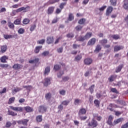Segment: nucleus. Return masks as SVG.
<instances>
[{
	"label": "nucleus",
	"mask_w": 128,
	"mask_h": 128,
	"mask_svg": "<svg viewBox=\"0 0 128 128\" xmlns=\"http://www.w3.org/2000/svg\"><path fill=\"white\" fill-rule=\"evenodd\" d=\"M62 50H64V48L61 47V48H58L57 49V52H58V54H62Z\"/></svg>",
	"instance_id": "13d9d810"
},
{
	"label": "nucleus",
	"mask_w": 128,
	"mask_h": 128,
	"mask_svg": "<svg viewBox=\"0 0 128 128\" xmlns=\"http://www.w3.org/2000/svg\"><path fill=\"white\" fill-rule=\"evenodd\" d=\"M12 68L14 70H20V68H22V66L18 64H14L12 66Z\"/></svg>",
	"instance_id": "dca6fc26"
},
{
	"label": "nucleus",
	"mask_w": 128,
	"mask_h": 128,
	"mask_svg": "<svg viewBox=\"0 0 128 128\" xmlns=\"http://www.w3.org/2000/svg\"><path fill=\"white\" fill-rule=\"evenodd\" d=\"M102 50V46L100 44H97L94 50V52H100Z\"/></svg>",
	"instance_id": "5701e85b"
},
{
	"label": "nucleus",
	"mask_w": 128,
	"mask_h": 128,
	"mask_svg": "<svg viewBox=\"0 0 128 128\" xmlns=\"http://www.w3.org/2000/svg\"><path fill=\"white\" fill-rule=\"evenodd\" d=\"M82 58V54H78L74 58L75 62H80Z\"/></svg>",
	"instance_id": "bb28decb"
},
{
	"label": "nucleus",
	"mask_w": 128,
	"mask_h": 128,
	"mask_svg": "<svg viewBox=\"0 0 128 128\" xmlns=\"http://www.w3.org/2000/svg\"><path fill=\"white\" fill-rule=\"evenodd\" d=\"M48 110V108L42 105L39 106V112H46Z\"/></svg>",
	"instance_id": "1a4fd4ad"
},
{
	"label": "nucleus",
	"mask_w": 128,
	"mask_h": 128,
	"mask_svg": "<svg viewBox=\"0 0 128 128\" xmlns=\"http://www.w3.org/2000/svg\"><path fill=\"white\" fill-rule=\"evenodd\" d=\"M113 120L114 117L110 115L108 118V120L106 121L107 124H109V126H114V124H112Z\"/></svg>",
	"instance_id": "9d476101"
},
{
	"label": "nucleus",
	"mask_w": 128,
	"mask_h": 128,
	"mask_svg": "<svg viewBox=\"0 0 128 128\" xmlns=\"http://www.w3.org/2000/svg\"><path fill=\"white\" fill-rule=\"evenodd\" d=\"M6 46H3L1 47V52L2 54H4V52H6Z\"/></svg>",
	"instance_id": "c03bdc74"
},
{
	"label": "nucleus",
	"mask_w": 128,
	"mask_h": 128,
	"mask_svg": "<svg viewBox=\"0 0 128 128\" xmlns=\"http://www.w3.org/2000/svg\"><path fill=\"white\" fill-rule=\"evenodd\" d=\"M60 94H61V96H64L66 94V90H60L59 92Z\"/></svg>",
	"instance_id": "e2e57ef3"
},
{
	"label": "nucleus",
	"mask_w": 128,
	"mask_h": 128,
	"mask_svg": "<svg viewBox=\"0 0 128 128\" xmlns=\"http://www.w3.org/2000/svg\"><path fill=\"white\" fill-rule=\"evenodd\" d=\"M75 29L77 32H80L82 30V26L78 25L75 28Z\"/></svg>",
	"instance_id": "79ce46f5"
},
{
	"label": "nucleus",
	"mask_w": 128,
	"mask_h": 128,
	"mask_svg": "<svg viewBox=\"0 0 128 128\" xmlns=\"http://www.w3.org/2000/svg\"><path fill=\"white\" fill-rule=\"evenodd\" d=\"M116 105H114V104H110L108 108V110H109L110 112H114V108H116Z\"/></svg>",
	"instance_id": "412c9836"
},
{
	"label": "nucleus",
	"mask_w": 128,
	"mask_h": 128,
	"mask_svg": "<svg viewBox=\"0 0 128 128\" xmlns=\"http://www.w3.org/2000/svg\"><path fill=\"white\" fill-rule=\"evenodd\" d=\"M123 8L126 10H128V0H124L122 5Z\"/></svg>",
	"instance_id": "ddd939ff"
},
{
	"label": "nucleus",
	"mask_w": 128,
	"mask_h": 128,
	"mask_svg": "<svg viewBox=\"0 0 128 128\" xmlns=\"http://www.w3.org/2000/svg\"><path fill=\"white\" fill-rule=\"evenodd\" d=\"M122 120H124V118H120L116 120H114V121L113 126H116V124H120V122H122Z\"/></svg>",
	"instance_id": "6ab92c4d"
},
{
	"label": "nucleus",
	"mask_w": 128,
	"mask_h": 128,
	"mask_svg": "<svg viewBox=\"0 0 128 128\" xmlns=\"http://www.w3.org/2000/svg\"><path fill=\"white\" fill-rule=\"evenodd\" d=\"M26 8L22 7V8H20L17 9L16 10V12H22V10H24V12H26Z\"/></svg>",
	"instance_id": "7c9ffc66"
},
{
	"label": "nucleus",
	"mask_w": 128,
	"mask_h": 128,
	"mask_svg": "<svg viewBox=\"0 0 128 128\" xmlns=\"http://www.w3.org/2000/svg\"><path fill=\"white\" fill-rule=\"evenodd\" d=\"M28 22H30V20L28 18H24L22 22L24 24H28Z\"/></svg>",
	"instance_id": "864d4df0"
},
{
	"label": "nucleus",
	"mask_w": 128,
	"mask_h": 128,
	"mask_svg": "<svg viewBox=\"0 0 128 128\" xmlns=\"http://www.w3.org/2000/svg\"><path fill=\"white\" fill-rule=\"evenodd\" d=\"M88 126H91L92 128H96L98 126V124L96 120L93 118L91 122L88 124Z\"/></svg>",
	"instance_id": "f257e3e1"
},
{
	"label": "nucleus",
	"mask_w": 128,
	"mask_h": 128,
	"mask_svg": "<svg viewBox=\"0 0 128 128\" xmlns=\"http://www.w3.org/2000/svg\"><path fill=\"white\" fill-rule=\"evenodd\" d=\"M36 120L38 122H42V116L38 115L36 117Z\"/></svg>",
	"instance_id": "c756f323"
},
{
	"label": "nucleus",
	"mask_w": 128,
	"mask_h": 128,
	"mask_svg": "<svg viewBox=\"0 0 128 128\" xmlns=\"http://www.w3.org/2000/svg\"><path fill=\"white\" fill-rule=\"evenodd\" d=\"M60 66L58 64H56L54 66V70H60Z\"/></svg>",
	"instance_id": "3c124183"
},
{
	"label": "nucleus",
	"mask_w": 128,
	"mask_h": 128,
	"mask_svg": "<svg viewBox=\"0 0 128 128\" xmlns=\"http://www.w3.org/2000/svg\"><path fill=\"white\" fill-rule=\"evenodd\" d=\"M110 2L113 6H116V0H110Z\"/></svg>",
	"instance_id": "de8ad7c7"
},
{
	"label": "nucleus",
	"mask_w": 128,
	"mask_h": 128,
	"mask_svg": "<svg viewBox=\"0 0 128 128\" xmlns=\"http://www.w3.org/2000/svg\"><path fill=\"white\" fill-rule=\"evenodd\" d=\"M78 116L81 120H86L88 118V116H82L81 115Z\"/></svg>",
	"instance_id": "6e6d98bb"
},
{
	"label": "nucleus",
	"mask_w": 128,
	"mask_h": 128,
	"mask_svg": "<svg viewBox=\"0 0 128 128\" xmlns=\"http://www.w3.org/2000/svg\"><path fill=\"white\" fill-rule=\"evenodd\" d=\"M4 37L5 40H8V38H12V35L4 34Z\"/></svg>",
	"instance_id": "49530a36"
},
{
	"label": "nucleus",
	"mask_w": 128,
	"mask_h": 128,
	"mask_svg": "<svg viewBox=\"0 0 128 128\" xmlns=\"http://www.w3.org/2000/svg\"><path fill=\"white\" fill-rule=\"evenodd\" d=\"M58 110H59V112H62V110H64V106L62 105V104L59 105L58 106Z\"/></svg>",
	"instance_id": "0e129e2a"
},
{
	"label": "nucleus",
	"mask_w": 128,
	"mask_h": 128,
	"mask_svg": "<svg viewBox=\"0 0 128 128\" xmlns=\"http://www.w3.org/2000/svg\"><path fill=\"white\" fill-rule=\"evenodd\" d=\"M84 64L90 66L92 64V58H86L84 60Z\"/></svg>",
	"instance_id": "20e7f679"
},
{
	"label": "nucleus",
	"mask_w": 128,
	"mask_h": 128,
	"mask_svg": "<svg viewBox=\"0 0 128 128\" xmlns=\"http://www.w3.org/2000/svg\"><path fill=\"white\" fill-rule=\"evenodd\" d=\"M96 42V38H91L88 42V46H94Z\"/></svg>",
	"instance_id": "0eeeda50"
},
{
	"label": "nucleus",
	"mask_w": 128,
	"mask_h": 128,
	"mask_svg": "<svg viewBox=\"0 0 128 128\" xmlns=\"http://www.w3.org/2000/svg\"><path fill=\"white\" fill-rule=\"evenodd\" d=\"M46 42L48 44H50L54 42V36H48L46 39Z\"/></svg>",
	"instance_id": "2eb2a0df"
},
{
	"label": "nucleus",
	"mask_w": 128,
	"mask_h": 128,
	"mask_svg": "<svg viewBox=\"0 0 128 128\" xmlns=\"http://www.w3.org/2000/svg\"><path fill=\"white\" fill-rule=\"evenodd\" d=\"M86 38H84V36H80L78 40V42H84L86 40Z\"/></svg>",
	"instance_id": "4c0bfd02"
},
{
	"label": "nucleus",
	"mask_w": 128,
	"mask_h": 128,
	"mask_svg": "<svg viewBox=\"0 0 128 128\" xmlns=\"http://www.w3.org/2000/svg\"><path fill=\"white\" fill-rule=\"evenodd\" d=\"M110 90L112 92H114V94H118V91L116 88H112Z\"/></svg>",
	"instance_id": "680f3d73"
},
{
	"label": "nucleus",
	"mask_w": 128,
	"mask_h": 128,
	"mask_svg": "<svg viewBox=\"0 0 128 128\" xmlns=\"http://www.w3.org/2000/svg\"><path fill=\"white\" fill-rule=\"evenodd\" d=\"M15 98L14 97H12L9 99V102H8V104H12L14 102Z\"/></svg>",
	"instance_id": "5fc2aeb1"
},
{
	"label": "nucleus",
	"mask_w": 128,
	"mask_h": 128,
	"mask_svg": "<svg viewBox=\"0 0 128 128\" xmlns=\"http://www.w3.org/2000/svg\"><path fill=\"white\" fill-rule=\"evenodd\" d=\"M92 36V32H87L84 36L86 40H90Z\"/></svg>",
	"instance_id": "f3484780"
},
{
	"label": "nucleus",
	"mask_w": 128,
	"mask_h": 128,
	"mask_svg": "<svg viewBox=\"0 0 128 128\" xmlns=\"http://www.w3.org/2000/svg\"><path fill=\"white\" fill-rule=\"evenodd\" d=\"M65 6H66V2H64L61 3L59 6V8L61 10H64V8Z\"/></svg>",
	"instance_id": "f704fd0d"
},
{
	"label": "nucleus",
	"mask_w": 128,
	"mask_h": 128,
	"mask_svg": "<svg viewBox=\"0 0 128 128\" xmlns=\"http://www.w3.org/2000/svg\"><path fill=\"white\" fill-rule=\"evenodd\" d=\"M0 67L2 68H11L12 67L10 66V65L8 64H0Z\"/></svg>",
	"instance_id": "2f4dec72"
},
{
	"label": "nucleus",
	"mask_w": 128,
	"mask_h": 128,
	"mask_svg": "<svg viewBox=\"0 0 128 128\" xmlns=\"http://www.w3.org/2000/svg\"><path fill=\"white\" fill-rule=\"evenodd\" d=\"M55 7L54 6H50L48 8L47 10V14H52V12H54V10Z\"/></svg>",
	"instance_id": "4468645a"
},
{
	"label": "nucleus",
	"mask_w": 128,
	"mask_h": 128,
	"mask_svg": "<svg viewBox=\"0 0 128 128\" xmlns=\"http://www.w3.org/2000/svg\"><path fill=\"white\" fill-rule=\"evenodd\" d=\"M8 114L9 116H18V114L10 110H8Z\"/></svg>",
	"instance_id": "473e14b6"
},
{
	"label": "nucleus",
	"mask_w": 128,
	"mask_h": 128,
	"mask_svg": "<svg viewBox=\"0 0 128 128\" xmlns=\"http://www.w3.org/2000/svg\"><path fill=\"white\" fill-rule=\"evenodd\" d=\"M80 104V100L78 98H76L74 100V104L76 106L78 104Z\"/></svg>",
	"instance_id": "a19ab883"
},
{
	"label": "nucleus",
	"mask_w": 128,
	"mask_h": 128,
	"mask_svg": "<svg viewBox=\"0 0 128 128\" xmlns=\"http://www.w3.org/2000/svg\"><path fill=\"white\" fill-rule=\"evenodd\" d=\"M22 88H18V87H16L14 88V89H12V94H16V92H20V90H22Z\"/></svg>",
	"instance_id": "a211bd4d"
},
{
	"label": "nucleus",
	"mask_w": 128,
	"mask_h": 128,
	"mask_svg": "<svg viewBox=\"0 0 128 128\" xmlns=\"http://www.w3.org/2000/svg\"><path fill=\"white\" fill-rule=\"evenodd\" d=\"M28 120L26 119H24L22 120V124L24 126H28Z\"/></svg>",
	"instance_id": "603ef678"
},
{
	"label": "nucleus",
	"mask_w": 128,
	"mask_h": 128,
	"mask_svg": "<svg viewBox=\"0 0 128 128\" xmlns=\"http://www.w3.org/2000/svg\"><path fill=\"white\" fill-rule=\"evenodd\" d=\"M121 128H128V122L124 124H122L121 126Z\"/></svg>",
	"instance_id": "774afa93"
},
{
	"label": "nucleus",
	"mask_w": 128,
	"mask_h": 128,
	"mask_svg": "<svg viewBox=\"0 0 128 128\" xmlns=\"http://www.w3.org/2000/svg\"><path fill=\"white\" fill-rule=\"evenodd\" d=\"M112 38L114 40H120V35L118 34H114L112 36Z\"/></svg>",
	"instance_id": "a18cd8bd"
},
{
	"label": "nucleus",
	"mask_w": 128,
	"mask_h": 128,
	"mask_svg": "<svg viewBox=\"0 0 128 128\" xmlns=\"http://www.w3.org/2000/svg\"><path fill=\"white\" fill-rule=\"evenodd\" d=\"M40 64V58H35L32 60V66L34 68L36 66H38Z\"/></svg>",
	"instance_id": "f03ea898"
},
{
	"label": "nucleus",
	"mask_w": 128,
	"mask_h": 128,
	"mask_svg": "<svg viewBox=\"0 0 128 128\" xmlns=\"http://www.w3.org/2000/svg\"><path fill=\"white\" fill-rule=\"evenodd\" d=\"M44 86H48V84H50V78H45L44 79Z\"/></svg>",
	"instance_id": "9b49d317"
},
{
	"label": "nucleus",
	"mask_w": 128,
	"mask_h": 128,
	"mask_svg": "<svg viewBox=\"0 0 128 128\" xmlns=\"http://www.w3.org/2000/svg\"><path fill=\"white\" fill-rule=\"evenodd\" d=\"M116 78H118V75L112 74L108 78V80L110 82H114L116 80Z\"/></svg>",
	"instance_id": "39448f33"
},
{
	"label": "nucleus",
	"mask_w": 128,
	"mask_h": 128,
	"mask_svg": "<svg viewBox=\"0 0 128 128\" xmlns=\"http://www.w3.org/2000/svg\"><path fill=\"white\" fill-rule=\"evenodd\" d=\"M41 48H42V46H36V48H35L34 51L35 54H38L40 52V50Z\"/></svg>",
	"instance_id": "c85d7f7f"
},
{
	"label": "nucleus",
	"mask_w": 128,
	"mask_h": 128,
	"mask_svg": "<svg viewBox=\"0 0 128 128\" xmlns=\"http://www.w3.org/2000/svg\"><path fill=\"white\" fill-rule=\"evenodd\" d=\"M8 26L10 28H14V25L12 22H10Z\"/></svg>",
	"instance_id": "338daca9"
},
{
	"label": "nucleus",
	"mask_w": 128,
	"mask_h": 128,
	"mask_svg": "<svg viewBox=\"0 0 128 128\" xmlns=\"http://www.w3.org/2000/svg\"><path fill=\"white\" fill-rule=\"evenodd\" d=\"M48 54H50V51H45L42 53V56H48Z\"/></svg>",
	"instance_id": "4d7b16f0"
},
{
	"label": "nucleus",
	"mask_w": 128,
	"mask_h": 128,
	"mask_svg": "<svg viewBox=\"0 0 128 128\" xmlns=\"http://www.w3.org/2000/svg\"><path fill=\"white\" fill-rule=\"evenodd\" d=\"M113 10H114V8H112V6H108L106 10V16H110V14H112Z\"/></svg>",
	"instance_id": "6e6552de"
},
{
	"label": "nucleus",
	"mask_w": 128,
	"mask_h": 128,
	"mask_svg": "<svg viewBox=\"0 0 128 128\" xmlns=\"http://www.w3.org/2000/svg\"><path fill=\"white\" fill-rule=\"evenodd\" d=\"M66 36L68 38H74V34L72 32L68 33Z\"/></svg>",
	"instance_id": "72a5a7b5"
},
{
	"label": "nucleus",
	"mask_w": 128,
	"mask_h": 128,
	"mask_svg": "<svg viewBox=\"0 0 128 128\" xmlns=\"http://www.w3.org/2000/svg\"><path fill=\"white\" fill-rule=\"evenodd\" d=\"M74 20V14L72 13H70L68 18V20L72 22V20Z\"/></svg>",
	"instance_id": "393cba45"
},
{
	"label": "nucleus",
	"mask_w": 128,
	"mask_h": 128,
	"mask_svg": "<svg viewBox=\"0 0 128 128\" xmlns=\"http://www.w3.org/2000/svg\"><path fill=\"white\" fill-rule=\"evenodd\" d=\"M94 84H92L90 88H89L88 90H90V94H92V92H94Z\"/></svg>",
	"instance_id": "8fccbe9b"
},
{
	"label": "nucleus",
	"mask_w": 128,
	"mask_h": 128,
	"mask_svg": "<svg viewBox=\"0 0 128 128\" xmlns=\"http://www.w3.org/2000/svg\"><path fill=\"white\" fill-rule=\"evenodd\" d=\"M124 46H115L114 48V52H120L122 50H124Z\"/></svg>",
	"instance_id": "423d86ee"
},
{
	"label": "nucleus",
	"mask_w": 128,
	"mask_h": 128,
	"mask_svg": "<svg viewBox=\"0 0 128 128\" xmlns=\"http://www.w3.org/2000/svg\"><path fill=\"white\" fill-rule=\"evenodd\" d=\"M99 42L102 46H106L108 44V39H102L99 41Z\"/></svg>",
	"instance_id": "4be33fe9"
},
{
	"label": "nucleus",
	"mask_w": 128,
	"mask_h": 128,
	"mask_svg": "<svg viewBox=\"0 0 128 128\" xmlns=\"http://www.w3.org/2000/svg\"><path fill=\"white\" fill-rule=\"evenodd\" d=\"M24 108L27 112H30L32 110V109L30 106H26Z\"/></svg>",
	"instance_id": "37998d69"
},
{
	"label": "nucleus",
	"mask_w": 128,
	"mask_h": 128,
	"mask_svg": "<svg viewBox=\"0 0 128 128\" xmlns=\"http://www.w3.org/2000/svg\"><path fill=\"white\" fill-rule=\"evenodd\" d=\"M46 42V40L42 39L41 40L37 41V44H44V43Z\"/></svg>",
	"instance_id": "09e8293b"
},
{
	"label": "nucleus",
	"mask_w": 128,
	"mask_h": 128,
	"mask_svg": "<svg viewBox=\"0 0 128 128\" xmlns=\"http://www.w3.org/2000/svg\"><path fill=\"white\" fill-rule=\"evenodd\" d=\"M20 22H22V19L18 18L14 21V24H20Z\"/></svg>",
	"instance_id": "58836bf2"
},
{
	"label": "nucleus",
	"mask_w": 128,
	"mask_h": 128,
	"mask_svg": "<svg viewBox=\"0 0 128 128\" xmlns=\"http://www.w3.org/2000/svg\"><path fill=\"white\" fill-rule=\"evenodd\" d=\"M6 60H8V57L6 56H2L0 58L1 62H6Z\"/></svg>",
	"instance_id": "cd10ccee"
},
{
	"label": "nucleus",
	"mask_w": 128,
	"mask_h": 128,
	"mask_svg": "<svg viewBox=\"0 0 128 128\" xmlns=\"http://www.w3.org/2000/svg\"><path fill=\"white\" fill-rule=\"evenodd\" d=\"M68 104H70V100H65L62 101L61 104L63 106H66L68 105Z\"/></svg>",
	"instance_id": "ea45409f"
},
{
	"label": "nucleus",
	"mask_w": 128,
	"mask_h": 128,
	"mask_svg": "<svg viewBox=\"0 0 128 128\" xmlns=\"http://www.w3.org/2000/svg\"><path fill=\"white\" fill-rule=\"evenodd\" d=\"M64 74V71L60 72L58 74V78H62V74Z\"/></svg>",
	"instance_id": "69168bd1"
},
{
	"label": "nucleus",
	"mask_w": 128,
	"mask_h": 128,
	"mask_svg": "<svg viewBox=\"0 0 128 128\" xmlns=\"http://www.w3.org/2000/svg\"><path fill=\"white\" fill-rule=\"evenodd\" d=\"M86 114V110L84 108H81L78 112V116H82Z\"/></svg>",
	"instance_id": "f8f14e48"
},
{
	"label": "nucleus",
	"mask_w": 128,
	"mask_h": 128,
	"mask_svg": "<svg viewBox=\"0 0 128 128\" xmlns=\"http://www.w3.org/2000/svg\"><path fill=\"white\" fill-rule=\"evenodd\" d=\"M10 108L12 110H14L15 112H22V110H24V108L22 107H14L13 106H10Z\"/></svg>",
	"instance_id": "7ed1b4c3"
},
{
	"label": "nucleus",
	"mask_w": 128,
	"mask_h": 128,
	"mask_svg": "<svg viewBox=\"0 0 128 128\" xmlns=\"http://www.w3.org/2000/svg\"><path fill=\"white\" fill-rule=\"evenodd\" d=\"M18 34H24V29L22 28H20L18 30Z\"/></svg>",
	"instance_id": "bf43d9fd"
},
{
	"label": "nucleus",
	"mask_w": 128,
	"mask_h": 128,
	"mask_svg": "<svg viewBox=\"0 0 128 128\" xmlns=\"http://www.w3.org/2000/svg\"><path fill=\"white\" fill-rule=\"evenodd\" d=\"M94 104L96 106V108H100V101L98 100H94Z\"/></svg>",
	"instance_id": "c9c22d12"
},
{
	"label": "nucleus",
	"mask_w": 128,
	"mask_h": 128,
	"mask_svg": "<svg viewBox=\"0 0 128 128\" xmlns=\"http://www.w3.org/2000/svg\"><path fill=\"white\" fill-rule=\"evenodd\" d=\"M122 68H124V64H122L120 65H119L116 68V72H120L122 70Z\"/></svg>",
	"instance_id": "a878e982"
},
{
	"label": "nucleus",
	"mask_w": 128,
	"mask_h": 128,
	"mask_svg": "<svg viewBox=\"0 0 128 128\" xmlns=\"http://www.w3.org/2000/svg\"><path fill=\"white\" fill-rule=\"evenodd\" d=\"M45 98L46 100L50 102V100L52 98V93L48 92L45 94Z\"/></svg>",
	"instance_id": "aec40b11"
},
{
	"label": "nucleus",
	"mask_w": 128,
	"mask_h": 128,
	"mask_svg": "<svg viewBox=\"0 0 128 128\" xmlns=\"http://www.w3.org/2000/svg\"><path fill=\"white\" fill-rule=\"evenodd\" d=\"M86 18H82L78 20V24H84V22H86Z\"/></svg>",
	"instance_id": "e433bc0d"
},
{
	"label": "nucleus",
	"mask_w": 128,
	"mask_h": 128,
	"mask_svg": "<svg viewBox=\"0 0 128 128\" xmlns=\"http://www.w3.org/2000/svg\"><path fill=\"white\" fill-rule=\"evenodd\" d=\"M50 67L47 66L44 70V75L48 76V74H50Z\"/></svg>",
	"instance_id": "b1692460"
},
{
	"label": "nucleus",
	"mask_w": 128,
	"mask_h": 128,
	"mask_svg": "<svg viewBox=\"0 0 128 128\" xmlns=\"http://www.w3.org/2000/svg\"><path fill=\"white\" fill-rule=\"evenodd\" d=\"M80 44H73L72 45V48L74 50H76L78 48H80Z\"/></svg>",
	"instance_id": "052dcab7"
}]
</instances>
